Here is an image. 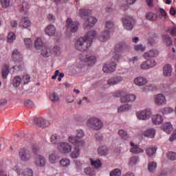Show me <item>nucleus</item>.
<instances>
[{"instance_id": "48", "label": "nucleus", "mask_w": 176, "mask_h": 176, "mask_svg": "<svg viewBox=\"0 0 176 176\" xmlns=\"http://www.w3.org/2000/svg\"><path fill=\"white\" fill-rule=\"evenodd\" d=\"M145 49H146V47L144 46L142 44H138L134 46V50L135 52H145Z\"/></svg>"}, {"instance_id": "60", "label": "nucleus", "mask_w": 176, "mask_h": 176, "mask_svg": "<svg viewBox=\"0 0 176 176\" xmlns=\"http://www.w3.org/2000/svg\"><path fill=\"white\" fill-rule=\"evenodd\" d=\"M52 52L54 53V54H58V53H60V47L54 46Z\"/></svg>"}, {"instance_id": "34", "label": "nucleus", "mask_w": 176, "mask_h": 176, "mask_svg": "<svg viewBox=\"0 0 176 176\" xmlns=\"http://www.w3.org/2000/svg\"><path fill=\"white\" fill-rule=\"evenodd\" d=\"M89 161L91 165L94 168H100V167L102 166L101 161L100 160H93V158H90Z\"/></svg>"}, {"instance_id": "7", "label": "nucleus", "mask_w": 176, "mask_h": 176, "mask_svg": "<svg viewBox=\"0 0 176 176\" xmlns=\"http://www.w3.org/2000/svg\"><path fill=\"white\" fill-rule=\"evenodd\" d=\"M19 157L22 162H30L32 158V153L27 148H22L19 151Z\"/></svg>"}, {"instance_id": "51", "label": "nucleus", "mask_w": 176, "mask_h": 176, "mask_svg": "<svg viewBox=\"0 0 176 176\" xmlns=\"http://www.w3.org/2000/svg\"><path fill=\"white\" fill-rule=\"evenodd\" d=\"M122 170L119 168L113 169L110 172V176H121Z\"/></svg>"}, {"instance_id": "62", "label": "nucleus", "mask_w": 176, "mask_h": 176, "mask_svg": "<svg viewBox=\"0 0 176 176\" xmlns=\"http://www.w3.org/2000/svg\"><path fill=\"white\" fill-rule=\"evenodd\" d=\"M173 111H174V109H173V108H171V107H166L164 109L165 113H171L173 112Z\"/></svg>"}, {"instance_id": "32", "label": "nucleus", "mask_w": 176, "mask_h": 176, "mask_svg": "<svg viewBox=\"0 0 176 176\" xmlns=\"http://www.w3.org/2000/svg\"><path fill=\"white\" fill-rule=\"evenodd\" d=\"M70 156L72 157V159H76L80 156V149L79 147H74L70 153Z\"/></svg>"}, {"instance_id": "23", "label": "nucleus", "mask_w": 176, "mask_h": 176, "mask_svg": "<svg viewBox=\"0 0 176 176\" xmlns=\"http://www.w3.org/2000/svg\"><path fill=\"white\" fill-rule=\"evenodd\" d=\"M136 98L137 96L134 94H127L121 97V102H133Z\"/></svg>"}, {"instance_id": "57", "label": "nucleus", "mask_w": 176, "mask_h": 176, "mask_svg": "<svg viewBox=\"0 0 176 176\" xmlns=\"http://www.w3.org/2000/svg\"><path fill=\"white\" fill-rule=\"evenodd\" d=\"M28 3L23 1L22 3L21 10H23V12H25V13H27V12H28Z\"/></svg>"}, {"instance_id": "9", "label": "nucleus", "mask_w": 176, "mask_h": 176, "mask_svg": "<svg viewBox=\"0 0 176 176\" xmlns=\"http://www.w3.org/2000/svg\"><path fill=\"white\" fill-rule=\"evenodd\" d=\"M151 115H152V112L150 109H145L136 113V116L140 120H146V119H149Z\"/></svg>"}, {"instance_id": "47", "label": "nucleus", "mask_w": 176, "mask_h": 176, "mask_svg": "<svg viewBox=\"0 0 176 176\" xmlns=\"http://www.w3.org/2000/svg\"><path fill=\"white\" fill-rule=\"evenodd\" d=\"M129 109H131V105L125 104L118 108V112H124V111H129Z\"/></svg>"}, {"instance_id": "22", "label": "nucleus", "mask_w": 176, "mask_h": 176, "mask_svg": "<svg viewBox=\"0 0 176 176\" xmlns=\"http://www.w3.org/2000/svg\"><path fill=\"white\" fill-rule=\"evenodd\" d=\"M40 50L41 55L43 56V57H50V56H52V51L50 47L45 45Z\"/></svg>"}, {"instance_id": "13", "label": "nucleus", "mask_w": 176, "mask_h": 176, "mask_svg": "<svg viewBox=\"0 0 176 176\" xmlns=\"http://www.w3.org/2000/svg\"><path fill=\"white\" fill-rule=\"evenodd\" d=\"M124 28L128 31H131L134 25H133V18L131 16H126L122 19Z\"/></svg>"}, {"instance_id": "50", "label": "nucleus", "mask_w": 176, "mask_h": 176, "mask_svg": "<svg viewBox=\"0 0 176 176\" xmlns=\"http://www.w3.org/2000/svg\"><path fill=\"white\" fill-rule=\"evenodd\" d=\"M138 162H139L138 157L134 156L129 159V166H135V164H137Z\"/></svg>"}, {"instance_id": "3", "label": "nucleus", "mask_w": 176, "mask_h": 176, "mask_svg": "<svg viewBox=\"0 0 176 176\" xmlns=\"http://www.w3.org/2000/svg\"><path fill=\"white\" fill-rule=\"evenodd\" d=\"M89 10L85 9H80L78 12L79 17H82V19H84L85 20V22L83 25V28L85 30H89L91 28V27H94L96 25V23H97V19L94 16H89ZM86 17H88L86 19Z\"/></svg>"}, {"instance_id": "2", "label": "nucleus", "mask_w": 176, "mask_h": 176, "mask_svg": "<svg viewBox=\"0 0 176 176\" xmlns=\"http://www.w3.org/2000/svg\"><path fill=\"white\" fill-rule=\"evenodd\" d=\"M96 35H97V32L94 30L88 32L85 37H80L77 40L75 44L76 49L79 52H86L91 46L93 39L96 38Z\"/></svg>"}, {"instance_id": "15", "label": "nucleus", "mask_w": 176, "mask_h": 176, "mask_svg": "<svg viewBox=\"0 0 176 176\" xmlns=\"http://www.w3.org/2000/svg\"><path fill=\"white\" fill-rule=\"evenodd\" d=\"M156 65V61L155 60L151 59V60H147L144 62H143L140 67L142 69H149V68H153Z\"/></svg>"}, {"instance_id": "29", "label": "nucleus", "mask_w": 176, "mask_h": 176, "mask_svg": "<svg viewBox=\"0 0 176 176\" xmlns=\"http://www.w3.org/2000/svg\"><path fill=\"white\" fill-rule=\"evenodd\" d=\"M162 130L165 131L166 134H170L173 131V125L170 123H165L161 126Z\"/></svg>"}, {"instance_id": "64", "label": "nucleus", "mask_w": 176, "mask_h": 176, "mask_svg": "<svg viewBox=\"0 0 176 176\" xmlns=\"http://www.w3.org/2000/svg\"><path fill=\"white\" fill-rule=\"evenodd\" d=\"M170 33L173 36H176V28H172L170 30Z\"/></svg>"}, {"instance_id": "36", "label": "nucleus", "mask_w": 176, "mask_h": 176, "mask_svg": "<svg viewBox=\"0 0 176 176\" xmlns=\"http://www.w3.org/2000/svg\"><path fill=\"white\" fill-rule=\"evenodd\" d=\"M118 135L122 138V140H126L128 141V140H130V136L127 133V131L120 129L118 131Z\"/></svg>"}, {"instance_id": "16", "label": "nucleus", "mask_w": 176, "mask_h": 176, "mask_svg": "<svg viewBox=\"0 0 176 176\" xmlns=\"http://www.w3.org/2000/svg\"><path fill=\"white\" fill-rule=\"evenodd\" d=\"M34 164L37 167H45L46 165V159L43 155H38L34 160Z\"/></svg>"}, {"instance_id": "54", "label": "nucleus", "mask_w": 176, "mask_h": 176, "mask_svg": "<svg viewBox=\"0 0 176 176\" xmlns=\"http://www.w3.org/2000/svg\"><path fill=\"white\" fill-rule=\"evenodd\" d=\"M1 4L4 9L10 6V0H0Z\"/></svg>"}, {"instance_id": "49", "label": "nucleus", "mask_w": 176, "mask_h": 176, "mask_svg": "<svg viewBox=\"0 0 176 176\" xmlns=\"http://www.w3.org/2000/svg\"><path fill=\"white\" fill-rule=\"evenodd\" d=\"M85 174H87V175H90V176H93V175H96V170H94V169L93 168H86L84 170Z\"/></svg>"}, {"instance_id": "5", "label": "nucleus", "mask_w": 176, "mask_h": 176, "mask_svg": "<svg viewBox=\"0 0 176 176\" xmlns=\"http://www.w3.org/2000/svg\"><path fill=\"white\" fill-rule=\"evenodd\" d=\"M87 126L89 129H93L94 130H101L104 126L102 121L97 117L89 118L87 121Z\"/></svg>"}, {"instance_id": "40", "label": "nucleus", "mask_w": 176, "mask_h": 176, "mask_svg": "<svg viewBox=\"0 0 176 176\" xmlns=\"http://www.w3.org/2000/svg\"><path fill=\"white\" fill-rule=\"evenodd\" d=\"M50 141L52 144L58 145V144H60V136L57 135V134H53L50 137Z\"/></svg>"}, {"instance_id": "63", "label": "nucleus", "mask_w": 176, "mask_h": 176, "mask_svg": "<svg viewBox=\"0 0 176 176\" xmlns=\"http://www.w3.org/2000/svg\"><path fill=\"white\" fill-rule=\"evenodd\" d=\"M156 37H154L153 38H149L148 39V43H149V45H155V43H156Z\"/></svg>"}, {"instance_id": "37", "label": "nucleus", "mask_w": 176, "mask_h": 176, "mask_svg": "<svg viewBox=\"0 0 176 176\" xmlns=\"http://www.w3.org/2000/svg\"><path fill=\"white\" fill-rule=\"evenodd\" d=\"M21 82H22L21 77L16 76L14 77V79L12 80V85H13L14 87H19V86H20V85H21Z\"/></svg>"}, {"instance_id": "33", "label": "nucleus", "mask_w": 176, "mask_h": 176, "mask_svg": "<svg viewBox=\"0 0 176 176\" xmlns=\"http://www.w3.org/2000/svg\"><path fill=\"white\" fill-rule=\"evenodd\" d=\"M60 160V156L57 155V154L52 153L49 156V161L52 164H55Z\"/></svg>"}, {"instance_id": "8", "label": "nucleus", "mask_w": 176, "mask_h": 176, "mask_svg": "<svg viewBox=\"0 0 176 176\" xmlns=\"http://www.w3.org/2000/svg\"><path fill=\"white\" fill-rule=\"evenodd\" d=\"M66 27L71 32H76L79 27V23L78 21H72V19L68 18L66 21Z\"/></svg>"}, {"instance_id": "24", "label": "nucleus", "mask_w": 176, "mask_h": 176, "mask_svg": "<svg viewBox=\"0 0 176 176\" xmlns=\"http://www.w3.org/2000/svg\"><path fill=\"white\" fill-rule=\"evenodd\" d=\"M130 144L131 146L130 149V151L131 152V153H134V154L144 153V149L140 148L138 145L134 144V142H131Z\"/></svg>"}, {"instance_id": "19", "label": "nucleus", "mask_w": 176, "mask_h": 176, "mask_svg": "<svg viewBox=\"0 0 176 176\" xmlns=\"http://www.w3.org/2000/svg\"><path fill=\"white\" fill-rule=\"evenodd\" d=\"M12 58L15 63H21L23 61V55L17 50H14Z\"/></svg>"}, {"instance_id": "43", "label": "nucleus", "mask_w": 176, "mask_h": 176, "mask_svg": "<svg viewBox=\"0 0 176 176\" xmlns=\"http://www.w3.org/2000/svg\"><path fill=\"white\" fill-rule=\"evenodd\" d=\"M146 19L150 21H155L157 19V15L153 12H148L146 14Z\"/></svg>"}, {"instance_id": "61", "label": "nucleus", "mask_w": 176, "mask_h": 176, "mask_svg": "<svg viewBox=\"0 0 176 176\" xmlns=\"http://www.w3.org/2000/svg\"><path fill=\"white\" fill-rule=\"evenodd\" d=\"M176 139V130L173 131V133H172L171 136L169 138V141H170V142H173V141H174V140Z\"/></svg>"}, {"instance_id": "11", "label": "nucleus", "mask_w": 176, "mask_h": 176, "mask_svg": "<svg viewBox=\"0 0 176 176\" xmlns=\"http://www.w3.org/2000/svg\"><path fill=\"white\" fill-rule=\"evenodd\" d=\"M154 102L156 105H166L167 100H166V96L163 94H158L154 96Z\"/></svg>"}, {"instance_id": "4", "label": "nucleus", "mask_w": 176, "mask_h": 176, "mask_svg": "<svg viewBox=\"0 0 176 176\" xmlns=\"http://www.w3.org/2000/svg\"><path fill=\"white\" fill-rule=\"evenodd\" d=\"M115 24L111 21H107L104 25V30L101 32L98 40L100 42H107L111 38L110 34L113 31Z\"/></svg>"}, {"instance_id": "17", "label": "nucleus", "mask_w": 176, "mask_h": 176, "mask_svg": "<svg viewBox=\"0 0 176 176\" xmlns=\"http://www.w3.org/2000/svg\"><path fill=\"white\" fill-rule=\"evenodd\" d=\"M157 56H159V51L156 49H151L143 54V57L146 60L149 58L157 57Z\"/></svg>"}, {"instance_id": "21", "label": "nucleus", "mask_w": 176, "mask_h": 176, "mask_svg": "<svg viewBox=\"0 0 176 176\" xmlns=\"http://www.w3.org/2000/svg\"><path fill=\"white\" fill-rule=\"evenodd\" d=\"M84 63H87V65H94L96 64V56L93 55H86L85 58H81Z\"/></svg>"}, {"instance_id": "14", "label": "nucleus", "mask_w": 176, "mask_h": 176, "mask_svg": "<svg viewBox=\"0 0 176 176\" xmlns=\"http://www.w3.org/2000/svg\"><path fill=\"white\" fill-rule=\"evenodd\" d=\"M123 82V77L120 76H116L111 77L107 80V83L109 86H114V85H119V83H122Z\"/></svg>"}, {"instance_id": "45", "label": "nucleus", "mask_w": 176, "mask_h": 176, "mask_svg": "<svg viewBox=\"0 0 176 176\" xmlns=\"http://www.w3.org/2000/svg\"><path fill=\"white\" fill-rule=\"evenodd\" d=\"M60 164L62 167H68V166L71 164V160L67 158H63L62 160L60 161Z\"/></svg>"}, {"instance_id": "41", "label": "nucleus", "mask_w": 176, "mask_h": 176, "mask_svg": "<svg viewBox=\"0 0 176 176\" xmlns=\"http://www.w3.org/2000/svg\"><path fill=\"white\" fill-rule=\"evenodd\" d=\"M157 90V86L155 84H148L144 87V91H155Z\"/></svg>"}, {"instance_id": "56", "label": "nucleus", "mask_w": 176, "mask_h": 176, "mask_svg": "<svg viewBox=\"0 0 176 176\" xmlns=\"http://www.w3.org/2000/svg\"><path fill=\"white\" fill-rule=\"evenodd\" d=\"M76 137L82 140L85 137V132L82 129L76 130Z\"/></svg>"}, {"instance_id": "1", "label": "nucleus", "mask_w": 176, "mask_h": 176, "mask_svg": "<svg viewBox=\"0 0 176 176\" xmlns=\"http://www.w3.org/2000/svg\"><path fill=\"white\" fill-rule=\"evenodd\" d=\"M129 49H130V47L124 42L117 44L115 47V52L117 54L111 58V63L109 65L105 64L104 65L102 71L106 74L115 72L116 71V66L118 65L116 63H119V60H120V54L118 53H120L123 50H129Z\"/></svg>"}, {"instance_id": "39", "label": "nucleus", "mask_w": 176, "mask_h": 176, "mask_svg": "<svg viewBox=\"0 0 176 176\" xmlns=\"http://www.w3.org/2000/svg\"><path fill=\"white\" fill-rule=\"evenodd\" d=\"M156 151H157V148L156 147H148L146 149V153L147 156H149L151 157L153 155H155V153H156Z\"/></svg>"}, {"instance_id": "25", "label": "nucleus", "mask_w": 176, "mask_h": 176, "mask_svg": "<svg viewBox=\"0 0 176 176\" xmlns=\"http://www.w3.org/2000/svg\"><path fill=\"white\" fill-rule=\"evenodd\" d=\"M45 33L46 35H48V36H54L56 34V27L53 25H47L45 29Z\"/></svg>"}, {"instance_id": "53", "label": "nucleus", "mask_w": 176, "mask_h": 176, "mask_svg": "<svg viewBox=\"0 0 176 176\" xmlns=\"http://www.w3.org/2000/svg\"><path fill=\"white\" fill-rule=\"evenodd\" d=\"M50 99L53 102H56L58 101V100H59L58 95L57 94H56L55 92H53L52 94H51V95L50 96Z\"/></svg>"}, {"instance_id": "59", "label": "nucleus", "mask_w": 176, "mask_h": 176, "mask_svg": "<svg viewBox=\"0 0 176 176\" xmlns=\"http://www.w3.org/2000/svg\"><path fill=\"white\" fill-rule=\"evenodd\" d=\"M47 18L48 19L49 21H51V23H54V21H56V16L53 15V14H49L47 16Z\"/></svg>"}, {"instance_id": "18", "label": "nucleus", "mask_w": 176, "mask_h": 176, "mask_svg": "<svg viewBox=\"0 0 176 176\" xmlns=\"http://www.w3.org/2000/svg\"><path fill=\"white\" fill-rule=\"evenodd\" d=\"M34 123L35 124L38 126V127H43V128L47 127V126L50 124L49 121H46L45 119L42 118H35Z\"/></svg>"}, {"instance_id": "35", "label": "nucleus", "mask_w": 176, "mask_h": 176, "mask_svg": "<svg viewBox=\"0 0 176 176\" xmlns=\"http://www.w3.org/2000/svg\"><path fill=\"white\" fill-rule=\"evenodd\" d=\"M98 153L100 156L108 155V148L106 146H101L98 148Z\"/></svg>"}, {"instance_id": "20", "label": "nucleus", "mask_w": 176, "mask_h": 176, "mask_svg": "<svg viewBox=\"0 0 176 176\" xmlns=\"http://www.w3.org/2000/svg\"><path fill=\"white\" fill-rule=\"evenodd\" d=\"M133 82L135 85H136V86H139V87L145 86V85L148 83V79H146V78L145 77L139 76L135 78Z\"/></svg>"}, {"instance_id": "28", "label": "nucleus", "mask_w": 176, "mask_h": 176, "mask_svg": "<svg viewBox=\"0 0 176 176\" xmlns=\"http://www.w3.org/2000/svg\"><path fill=\"white\" fill-rule=\"evenodd\" d=\"M45 46H46L43 41H42V38H37L34 41V47L36 50H41V49H43Z\"/></svg>"}, {"instance_id": "30", "label": "nucleus", "mask_w": 176, "mask_h": 176, "mask_svg": "<svg viewBox=\"0 0 176 176\" xmlns=\"http://www.w3.org/2000/svg\"><path fill=\"white\" fill-rule=\"evenodd\" d=\"M19 26L23 27V28H28V27L31 26V21H30L28 17H24L19 23Z\"/></svg>"}, {"instance_id": "10", "label": "nucleus", "mask_w": 176, "mask_h": 176, "mask_svg": "<svg viewBox=\"0 0 176 176\" xmlns=\"http://www.w3.org/2000/svg\"><path fill=\"white\" fill-rule=\"evenodd\" d=\"M12 170L14 171H16V173L18 174V175H23V176H33L34 175V172H32V170L31 169H26L25 170L24 172L20 168L18 167L17 165H15L13 168Z\"/></svg>"}, {"instance_id": "52", "label": "nucleus", "mask_w": 176, "mask_h": 176, "mask_svg": "<svg viewBox=\"0 0 176 176\" xmlns=\"http://www.w3.org/2000/svg\"><path fill=\"white\" fill-rule=\"evenodd\" d=\"M31 77L28 74H24L22 77V81L23 82L24 85H28L30 83Z\"/></svg>"}, {"instance_id": "27", "label": "nucleus", "mask_w": 176, "mask_h": 176, "mask_svg": "<svg viewBox=\"0 0 176 176\" xmlns=\"http://www.w3.org/2000/svg\"><path fill=\"white\" fill-rule=\"evenodd\" d=\"M173 72V67L170 64H166L163 67L164 76H171Z\"/></svg>"}, {"instance_id": "58", "label": "nucleus", "mask_w": 176, "mask_h": 176, "mask_svg": "<svg viewBox=\"0 0 176 176\" xmlns=\"http://www.w3.org/2000/svg\"><path fill=\"white\" fill-rule=\"evenodd\" d=\"M167 156L168 159H170V160H176V153L169 152Z\"/></svg>"}, {"instance_id": "38", "label": "nucleus", "mask_w": 176, "mask_h": 176, "mask_svg": "<svg viewBox=\"0 0 176 176\" xmlns=\"http://www.w3.org/2000/svg\"><path fill=\"white\" fill-rule=\"evenodd\" d=\"M9 65H5L2 69L1 74L3 79H6L8 78V75H9Z\"/></svg>"}, {"instance_id": "46", "label": "nucleus", "mask_w": 176, "mask_h": 176, "mask_svg": "<svg viewBox=\"0 0 176 176\" xmlns=\"http://www.w3.org/2000/svg\"><path fill=\"white\" fill-rule=\"evenodd\" d=\"M16 40V34L14 32H9L8 35V43H13Z\"/></svg>"}, {"instance_id": "42", "label": "nucleus", "mask_w": 176, "mask_h": 176, "mask_svg": "<svg viewBox=\"0 0 176 176\" xmlns=\"http://www.w3.org/2000/svg\"><path fill=\"white\" fill-rule=\"evenodd\" d=\"M23 42L25 43V46H26L28 49H31L32 46L34 45V42L30 38H24Z\"/></svg>"}, {"instance_id": "26", "label": "nucleus", "mask_w": 176, "mask_h": 176, "mask_svg": "<svg viewBox=\"0 0 176 176\" xmlns=\"http://www.w3.org/2000/svg\"><path fill=\"white\" fill-rule=\"evenodd\" d=\"M151 120L154 124H162L163 123V116L160 114L153 115Z\"/></svg>"}, {"instance_id": "55", "label": "nucleus", "mask_w": 176, "mask_h": 176, "mask_svg": "<svg viewBox=\"0 0 176 176\" xmlns=\"http://www.w3.org/2000/svg\"><path fill=\"white\" fill-rule=\"evenodd\" d=\"M164 41L166 43L167 46L173 45V41H171V38H170L168 35L164 36Z\"/></svg>"}, {"instance_id": "44", "label": "nucleus", "mask_w": 176, "mask_h": 176, "mask_svg": "<svg viewBox=\"0 0 176 176\" xmlns=\"http://www.w3.org/2000/svg\"><path fill=\"white\" fill-rule=\"evenodd\" d=\"M157 168V164L155 162H149L148 164V168L150 173H153V171H155V170H156Z\"/></svg>"}, {"instance_id": "31", "label": "nucleus", "mask_w": 176, "mask_h": 176, "mask_svg": "<svg viewBox=\"0 0 176 176\" xmlns=\"http://www.w3.org/2000/svg\"><path fill=\"white\" fill-rule=\"evenodd\" d=\"M144 137H148V138H155L156 134V131L153 129H149L144 132Z\"/></svg>"}, {"instance_id": "12", "label": "nucleus", "mask_w": 176, "mask_h": 176, "mask_svg": "<svg viewBox=\"0 0 176 176\" xmlns=\"http://www.w3.org/2000/svg\"><path fill=\"white\" fill-rule=\"evenodd\" d=\"M68 141L75 146H82L85 144V142L82 139L74 135L69 136L68 138Z\"/></svg>"}, {"instance_id": "6", "label": "nucleus", "mask_w": 176, "mask_h": 176, "mask_svg": "<svg viewBox=\"0 0 176 176\" xmlns=\"http://www.w3.org/2000/svg\"><path fill=\"white\" fill-rule=\"evenodd\" d=\"M58 149L63 155H68L72 151V146L68 142H60L58 144Z\"/></svg>"}]
</instances>
